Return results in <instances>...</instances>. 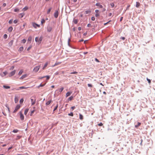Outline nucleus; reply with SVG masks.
<instances>
[{"label":"nucleus","mask_w":155,"mask_h":155,"mask_svg":"<svg viewBox=\"0 0 155 155\" xmlns=\"http://www.w3.org/2000/svg\"><path fill=\"white\" fill-rule=\"evenodd\" d=\"M42 37L41 36L39 38H38V37H36L35 38V41L36 42H38L39 44H40L41 43L42 40Z\"/></svg>","instance_id":"obj_1"},{"label":"nucleus","mask_w":155,"mask_h":155,"mask_svg":"<svg viewBox=\"0 0 155 155\" xmlns=\"http://www.w3.org/2000/svg\"><path fill=\"white\" fill-rule=\"evenodd\" d=\"M64 89V88L62 87H61L59 90H56L55 91V92L56 93H57V94L59 95L61 94V92L63 91Z\"/></svg>","instance_id":"obj_2"},{"label":"nucleus","mask_w":155,"mask_h":155,"mask_svg":"<svg viewBox=\"0 0 155 155\" xmlns=\"http://www.w3.org/2000/svg\"><path fill=\"white\" fill-rule=\"evenodd\" d=\"M41 66L40 65H38L35 67L33 69V71L35 72H37L39 70Z\"/></svg>","instance_id":"obj_3"},{"label":"nucleus","mask_w":155,"mask_h":155,"mask_svg":"<svg viewBox=\"0 0 155 155\" xmlns=\"http://www.w3.org/2000/svg\"><path fill=\"white\" fill-rule=\"evenodd\" d=\"M19 114H20V118L21 119V120H24V117L23 115V114L22 113V112L21 111H20L19 112Z\"/></svg>","instance_id":"obj_4"},{"label":"nucleus","mask_w":155,"mask_h":155,"mask_svg":"<svg viewBox=\"0 0 155 155\" xmlns=\"http://www.w3.org/2000/svg\"><path fill=\"white\" fill-rule=\"evenodd\" d=\"M21 106L19 105H17L15 108L13 113H15L20 108Z\"/></svg>","instance_id":"obj_5"},{"label":"nucleus","mask_w":155,"mask_h":155,"mask_svg":"<svg viewBox=\"0 0 155 155\" xmlns=\"http://www.w3.org/2000/svg\"><path fill=\"white\" fill-rule=\"evenodd\" d=\"M32 25L33 27L35 28H36L37 27L39 28L40 27V25H39L36 24L35 23H32Z\"/></svg>","instance_id":"obj_6"},{"label":"nucleus","mask_w":155,"mask_h":155,"mask_svg":"<svg viewBox=\"0 0 155 155\" xmlns=\"http://www.w3.org/2000/svg\"><path fill=\"white\" fill-rule=\"evenodd\" d=\"M16 71L15 70L12 71L9 75V76L10 77L14 75Z\"/></svg>","instance_id":"obj_7"},{"label":"nucleus","mask_w":155,"mask_h":155,"mask_svg":"<svg viewBox=\"0 0 155 155\" xmlns=\"http://www.w3.org/2000/svg\"><path fill=\"white\" fill-rule=\"evenodd\" d=\"M31 105H34L36 102V99H33L32 98H31Z\"/></svg>","instance_id":"obj_8"},{"label":"nucleus","mask_w":155,"mask_h":155,"mask_svg":"<svg viewBox=\"0 0 155 155\" xmlns=\"http://www.w3.org/2000/svg\"><path fill=\"white\" fill-rule=\"evenodd\" d=\"M58 15V11H56L54 13V16L55 18H57Z\"/></svg>","instance_id":"obj_9"},{"label":"nucleus","mask_w":155,"mask_h":155,"mask_svg":"<svg viewBox=\"0 0 155 155\" xmlns=\"http://www.w3.org/2000/svg\"><path fill=\"white\" fill-rule=\"evenodd\" d=\"M7 74V71H5L2 72V73L1 74V75L2 77H4Z\"/></svg>","instance_id":"obj_10"},{"label":"nucleus","mask_w":155,"mask_h":155,"mask_svg":"<svg viewBox=\"0 0 155 155\" xmlns=\"http://www.w3.org/2000/svg\"><path fill=\"white\" fill-rule=\"evenodd\" d=\"M47 31L48 32H50L52 29L51 27L50 26H48L47 28Z\"/></svg>","instance_id":"obj_11"},{"label":"nucleus","mask_w":155,"mask_h":155,"mask_svg":"<svg viewBox=\"0 0 155 155\" xmlns=\"http://www.w3.org/2000/svg\"><path fill=\"white\" fill-rule=\"evenodd\" d=\"M27 75L26 74H24V75H23L22 76H21L20 78V79H21V80L23 79L24 78H26L27 77Z\"/></svg>","instance_id":"obj_12"},{"label":"nucleus","mask_w":155,"mask_h":155,"mask_svg":"<svg viewBox=\"0 0 155 155\" xmlns=\"http://www.w3.org/2000/svg\"><path fill=\"white\" fill-rule=\"evenodd\" d=\"M61 63V62H56L52 66V67H54L60 64Z\"/></svg>","instance_id":"obj_13"},{"label":"nucleus","mask_w":155,"mask_h":155,"mask_svg":"<svg viewBox=\"0 0 155 155\" xmlns=\"http://www.w3.org/2000/svg\"><path fill=\"white\" fill-rule=\"evenodd\" d=\"M71 93L72 92H68L66 94V97H68L70 96Z\"/></svg>","instance_id":"obj_14"},{"label":"nucleus","mask_w":155,"mask_h":155,"mask_svg":"<svg viewBox=\"0 0 155 155\" xmlns=\"http://www.w3.org/2000/svg\"><path fill=\"white\" fill-rule=\"evenodd\" d=\"M24 15L25 14L24 13H20L19 15V17L21 18H22V17H23Z\"/></svg>","instance_id":"obj_15"},{"label":"nucleus","mask_w":155,"mask_h":155,"mask_svg":"<svg viewBox=\"0 0 155 155\" xmlns=\"http://www.w3.org/2000/svg\"><path fill=\"white\" fill-rule=\"evenodd\" d=\"M48 65V62H46L45 63V65L42 68V69L43 70H44L45 69V68Z\"/></svg>","instance_id":"obj_16"},{"label":"nucleus","mask_w":155,"mask_h":155,"mask_svg":"<svg viewBox=\"0 0 155 155\" xmlns=\"http://www.w3.org/2000/svg\"><path fill=\"white\" fill-rule=\"evenodd\" d=\"M96 5L97 6H98L99 8H101L103 7L99 3H96Z\"/></svg>","instance_id":"obj_17"},{"label":"nucleus","mask_w":155,"mask_h":155,"mask_svg":"<svg viewBox=\"0 0 155 155\" xmlns=\"http://www.w3.org/2000/svg\"><path fill=\"white\" fill-rule=\"evenodd\" d=\"M18 101V97H17L15 96V103H17Z\"/></svg>","instance_id":"obj_18"},{"label":"nucleus","mask_w":155,"mask_h":155,"mask_svg":"<svg viewBox=\"0 0 155 155\" xmlns=\"http://www.w3.org/2000/svg\"><path fill=\"white\" fill-rule=\"evenodd\" d=\"M13 30V28L12 27H10L8 29V31L9 32H11Z\"/></svg>","instance_id":"obj_19"},{"label":"nucleus","mask_w":155,"mask_h":155,"mask_svg":"<svg viewBox=\"0 0 155 155\" xmlns=\"http://www.w3.org/2000/svg\"><path fill=\"white\" fill-rule=\"evenodd\" d=\"M29 109H26L25 111L24 112V114L26 115L27 114L28 111Z\"/></svg>","instance_id":"obj_20"},{"label":"nucleus","mask_w":155,"mask_h":155,"mask_svg":"<svg viewBox=\"0 0 155 155\" xmlns=\"http://www.w3.org/2000/svg\"><path fill=\"white\" fill-rule=\"evenodd\" d=\"M51 9H52V8H51V7L48 9V10L47 12V14H48L50 13Z\"/></svg>","instance_id":"obj_21"},{"label":"nucleus","mask_w":155,"mask_h":155,"mask_svg":"<svg viewBox=\"0 0 155 155\" xmlns=\"http://www.w3.org/2000/svg\"><path fill=\"white\" fill-rule=\"evenodd\" d=\"M3 87L4 88L6 89H9L10 88V87L9 86H7L6 85H4Z\"/></svg>","instance_id":"obj_22"},{"label":"nucleus","mask_w":155,"mask_h":155,"mask_svg":"<svg viewBox=\"0 0 155 155\" xmlns=\"http://www.w3.org/2000/svg\"><path fill=\"white\" fill-rule=\"evenodd\" d=\"M140 3L139 2H136V7H137V8L139 7L140 6Z\"/></svg>","instance_id":"obj_23"},{"label":"nucleus","mask_w":155,"mask_h":155,"mask_svg":"<svg viewBox=\"0 0 155 155\" xmlns=\"http://www.w3.org/2000/svg\"><path fill=\"white\" fill-rule=\"evenodd\" d=\"M51 102V100H50L47 101L46 103V105H49Z\"/></svg>","instance_id":"obj_24"},{"label":"nucleus","mask_w":155,"mask_h":155,"mask_svg":"<svg viewBox=\"0 0 155 155\" xmlns=\"http://www.w3.org/2000/svg\"><path fill=\"white\" fill-rule=\"evenodd\" d=\"M79 118L81 120H82L83 119V116L81 114H79Z\"/></svg>","instance_id":"obj_25"},{"label":"nucleus","mask_w":155,"mask_h":155,"mask_svg":"<svg viewBox=\"0 0 155 155\" xmlns=\"http://www.w3.org/2000/svg\"><path fill=\"white\" fill-rule=\"evenodd\" d=\"M23 50V47H20L19 50L18 51L20 52H21V51H22Z\"/></svg>","instance_id":"obj_26"},{"label":"nucleus","mask_w":155,"mask_h":155,"mask_svg":"<svg viewBox=\"0 0 155 155\" xmlns=\"http://www.w3.org/2000/svg\"><path fill=\"white\" fill-rule=\"evenodd\" d=\"M28 87H19V88L20 89H26L27 88H28Z\"/></svg>","instance_id":"obj_27"},{"label":"nucleus","mask_w":155,"mask_h":155,"mask_svg":"<svg viewBox=\"0 0 155 155\" xmlns=\"http://www.w3.org/2000/svg\"><path fill=\"white\" fill-rule=\"evenodd\" d=\"M28 8L26 6L23 8L22 11H25L27 10H28Z\"/></svg>","instance_id":"obj_28"},{"label":"nucleus","mask_w":155,"mask_h":155,"mask_svg":"<svg viewBox=\"0 0 155 155\" xmlns=\"http://www.w3.org/2000/svg\"><path fill=\"white\" fill-rule=\"evenodd\" d=\"M31 36L29 37L28 38V41L31 42Z\"/></svg>","instance_id":"obj_29"},{"label":"nucleus","mask_w":155,"mask_h":155,"mask_svg":"<svg viewBox=\"0 0 155 155\" xmlns=\"http://www.w3.org/2000/svg\"><path fill=\"white\" fill-rule=\"evenodd\" d=\"M23 72V71L22 70H21L18 72V75H21Z\"/></svg>","instance_id":"obj_30"},{"label":"nucleus","mask_w":155,"mask_h":155,"mask_svg":"<svg viewBox=\"0 0 155 155\" xmlns=\"http://www.w3.org/2000/svg\"><path fill=\"white\" fill-rule=\"evenodd\" d=\"M73 97L72 96H71L68 99V101H70L72 100L73 99Z\"/></svg>","instance_id":"obj_31"},{"label":"nucleus","mask_w":155,"mask_h":155,"mask_svg":"<svg viewBox=\"0 0 155 155\" xmlns=\"http://www.w3.org/2000/svg\"><path fill=\"white\" fill-rule=\"evenodd\" d=\"M141 124V123L140 122H138L137 123V124L136 125H135V127H137L139 126Z\"/></svg>","instance_id":"obj_32"},{"label":"nucleus","mask_w":155,"mask_h":155,"mask_svg":"<svg viewBox=\"0 0 155 155\" xmlns=\"http://www.w3.org/2000/svg\"><path fill=\"white\" fill-rule=\"evenodd\" d=\"M58 104H57V105H56V106L55 107V108H54V109L53 111H54L55 110H56L58 108Z\"/></svg>","instance_id":"obj_33"},{"label":"nucleus","mask_w":155,"mask_h":155,"mask_svg":"<svg viewBox=\"0 0 155 155\" xmlns=\"http://www.w3.org/2000/svg\"><path fill=\"white\" fill-rule=\"evenodd\" d=\"M45 85V84H41L39 86H38V88H39L40 87H43Z\"/></svg>","instance_id":"obj_34"},{"label":"nucleus","mask_w":155,"mask_h":155,"mask_svg":"<svg viewBox=\"0 0 155 155\" xmlns=\"http://www.w3.org/2000/svg\"><path fill=\"white\" fill-rule=\"evenodd\" d=\"M46 78L47 80H48L50 78V77L48 75L44 76V78Z\"/></svg>","instance_id":"obj_35"},{"label":"nucleus","mask_w":155,"mask_h":155,"mask_svg":"<svg viewBox=\"0 0 155 155\" xmlns=\"http://www.w3.org/2000/svg\"><path fill=\"white\" fill-rule=\"evenodd\" d=\"M74 22L75 24H77L78 22V20L77 19H75L74 20Z\"/></svg>","instance_id":"obj_36"},{"label":"nucleus","mask_w":155,"mask_h":155,"mask_svg":"<svg viewBox=\"0 0 155 155\" xmlns=\"http://www.w3.org/2000/svg\"><path fill=\"white\" fill-rule=\"evenodd\" d=\"M91 11L90 10L86 11L85 12V14H87L89 13H91Z\"/></svg>","instance_id":"obj_37"},{"label":"nucleus","mask_w":155,"mask_h":155,"mask_svg":"<svg viewBox=\"0 0 155 155\" xmlns=\"http://www.w3.org/2000/svg\"><path fill=\"white\" fill-rule=\"evenodd\" d=\"M35 111V110H33L31 111L30 114V115L31 116H32Z\"/></svg>","instance_id":"obj_38"},{"label":"nucleus","mask_w":155,"mask_h":155,"mask_svg":"<svg viewBox=\"0 0 155 155\" xmlns=\"http://www.w3.org/2000/svg\"><path fill=\"white\" fill-rule=\"evenodd\" d=\"M147 80L148 81L149 84H150L151 83V80L149 79L148 78H147Z\"/></svg>","instance_id":"obj_39"},{"label":"nucleus","mask_w":155,"mask_h":155,"mask_svg":"<svg viewBox=\"0 0 155 155\" xmlns=\"http://www.w3.org/2000/svg\"><path fill=\"white\" fill-rule=\"evenodd\" d=\"M68 115L69 116H73V114L72 112H71L70 113L68 114Z\"/></svg>","instance_id":"obj_40"},{"label":"nucleus","mask_w":155,"mask_h":155,"mask_svg":"<svg viewBox=\"0 0 155 155\" xmlns=\"http://www.w3.org/2000/svg\"><path fill=\"white\" fill-rule=\"evenodd\" d=\"M41 23L42 24L45 23V20L44 19H42L41 21Z\"/></svg>","instance_id":"obj_41"},{"label":"nucleus","mask_w":155,"mask_h":155,"mask_svg":"<svg viewBox=\"0 0 155 155\" xmlns=\"http://www.w3.org/2000/svg\"><path fill=\"white\" fill-rule=\"evenodd\" d=\"M95 16L96 17H98L99 16L100 13H96V14L95 15Z\"/></svg>","instance_id":"obj_42"},{"label":"nucleus","mask_w":155,"mask_h":155,"mask_svg":"<svg viewBox=\"0 0 155 155\" xmlns=\"http://www.w3.org/2000/svg\"><path fill=\"white\" fill-rule=\"evenodd\" d=\"M98 125L99 126H102L103 125V124L101 122L99 124H98Z\"/></svg>","instance_id":"obj_43"},{"label":"nucleus","mask_w":155,"mask_h":155,"mask_svg":"<svg viewBox=\"0 0 155 155\" xmlns=\"http://www.w3.org/2000/svg\"><path fill=\"white\" fill-rule=\"evenodd\" d=\"M26 41V40L25 39H24L22 40V43H25Z\"/></svg>","instance_id":"obj_44"},{"label":"nucleus","mask_w":155,"mask_h":155,"mask_svg":"<svg viewBox=\"0 0 155 155\" xmlns=\"http://www.w3.org/2000/svg\"><path fill=\"white\" fill-rule=\"evenodd\" d=\"M18 130H14L13 131V132L14 133H16L18 132Z\"/></svg>","instance_id":"obj_45"},{"label":"nucleus","mask_w":155,"mask_h":155,"mask_svg":"<svg viewBox=\"0 0 155 155\" xmlns=\"http://www.w3.org/2000/svg\"><path fill=\"white\" fill-rule=\"evenodd\" d=\"M88 86L90 87H92L93 86L91 84H87Z\"/></svg>","instance_id":"obj_46"},{"label":"nucleus","mask_w":155,"mask_h":155,"mask_svg":"<svg viewBox=\"0 0 155 155\" xmlns=\"http://www.w3.org/2000/svg\"><path fill=\"white\" fill-rule=\"evenodd\" d=\"M21 137L20 136H18L17 137V138H16V140H18L20 139L21 138Z\"/></svg>","instance_id":"obj_47"},{"label":"nucleus","mask_w":155,"mask_h":155,"mask_svg":"<svg viewBox=\"0 0 155 155\" xmlns=\"http://www.w3.org/2000/svg\"><path fill=\"white\" fill-rule=\"evenodd\" d=\"M14 68V66H12L10 68V70H13Z\"/></svg>","instance_id":"obj_48"},{"label":"nucleus","mask_w":155,"mask_h":155,"mask_svg":"<svg viewBox=\"0 0 155 155\" xmlns=\"http://www.w3.org/2000/svg\"><path fill=\"white\" fill-rule=\"evenodd\" d=\"M24 100L23 99H21L20 101V103H22L23 102Z\"/></svg>","instance_id":"obj_49"},{"label":"nucleus","mask_w":155,"mask_h":155,"mask_svg":"<svg viewBox=\"0 0 155 155\" xmlns=\"http://www.w3.org/2000/svg\"><path fill=\"white\" fill-rule=\"evenodd\" d=\"M7 35L6 34H5V35H4V38H5V39L6 38H7Z\"/></svg>","instance_id":"obj_50"},{"label":"nucleus","mask_w":155,"mask_h":155,"mask_svg":"<svg viewBox=\"0 0 155 155\" xmlns=\"http://www.w3.org/2000/svg\"><path fill=\"white\" fill-rule=\"evenodd\" d=\"M19 11V9H14V11L15 12H18Z\"/></svg>","instance_id":"obj_51"},{"label":"nucleus","mask_w":155,"mask_h":155,"mask_svg":"<svg viewBox=\"0 0 155 155\" xmlns=\"http://www.w3.org/2000/svg\"><path fill=\"white\" fill-rule=\"evenodd\" d=\"M12 21H13L12 19L10 20L9 21H8V23H9L10 24H11L12 23Z\"/></svg>","instance_id":"obj_52"},{"label":"nucleus","mask_w":155,"mask_h":155,"mask_svg":"<svg viewBox=\"0 0 155 155\" xmlns=\"http://www.w3.org/2000/svg\"><path fill=\"white\" fill-rule=\"evenodd\" d=\"M18 22V21L17 20H15L14 21V23L15 24H16Z\"/></svg>","instance_id":"obj_53"},{"label":"nucleus","mask_w":155,"mask_h":155,"mask_svg":"<svg viewBox=\"0 0 155 155\" xmlns=\"http://www.w3.org/2000/svg\"><path fill=\"white\" fill-rule=\"evenodd\" d=\"M110 5L112 7H114V5L113 3H111L110 4Z\"/></svg>","instance_id":"obj_54"},{"label":"nucleus","mask_w":155,"mask_h":155,"mask_svg":"<svg viewBox=\"0 0 155 155\" xmlns=\"http://www.w3.org/2000/svg\"><path fill=\"white\" fill-rule=\"evenodd\" d=\"M77 73H78V72L76 71H75L74 72H72L71 73V74H77Z\"/></svg>","instance_id":"obj_55"},{"label":"nucleus","mask_w":155,"mask_h":155,"mask_svg":"<svg viewBox=\"0 0 155 155\" xmlns=\"http://www.w3.org/2000/svg\"><path fill=\"white\" fill-rule=\"evenodd\" d=\"M91 19L92 21H94L95 20V18L94 17H93L91 18Z\"/></svg>","instance_id":"obj_56"},{"label":"nucleus","mask_w":155,"mask_h":155,"mask_svg":"<svg viewBox=\"0 0 155 155\" xmlns=\"http://www.w3.org/2000/svg\"><path fill=\"white\" fill-rule=\"evenodd\" d=\"M75 108V106H73L71 107V109H72V110H74Z\"/></svg>","instance_id":"obj_57"},{"label":"nucleus","mask_w":155,"mask_h":155,"mask_svg":"<svg viewBox=\"0 0 155 155\" xmlns=\"http://www.w3.org/2000/svg\"><path fill=\"white\" fill-rule=\"evenodd\" d=\"M120 39L124 40L125 39V38L124 37H120Z\"/></svg>","instance_id":"obj_58"},{"label":"nucleus","mask_w":155,"mask_h":155,"mask_svg":"<svg viewBox=\"0 0 155 155\" xmlns=\"http://www.w3.org/2000/svg\"><path fill=\"white\" fill-rule=\"evenodd\" d=\"M95 12L96 13H99V11L98 10H95Z\"/></svg>","instance_id":"obj_59"},{"label":"nucleus","mask_w":155,"mask_h":155,"mask_svg":"<svg viewBox=\"0 0 155 155\" xmlns=\"http://www.w3.org/2000/svg\"><path fill=\"white\" fill-rule=\"evenodd\" d=\"M44 78V76H43V77H39L38 78V79H42V78Z\"/></svg>","instance_id":"obj_60"},{"label":"nucleus","mask_w":155,"mask_h":155,"mask_svg":"<svg viewBox=\"0 0 155 155\" xmlns=\"http://www.w3.org/2000/svg\"><path fill=\"white\" fill-rule=\"evenodd\" d=\"M95 61L97 62H99V61L97 58H96L95 59Z\"/></svg>","instance_id":"obj_61"},{"label":"nucleus","mask_w":155,"mask_h":155,"mask_svg":"<svg viewBox=\"0 0 155 155\" xmlns=\"http://www.w3.org/2000/svg\"><path fill=\"white\" fill-rule=\"evenodd\" d=\"M78 30L79 31H80L81 30V28L80 27H78Z\"/></svg>","instance_id":"obj_62"},{"label":"nucleus","mask_w":155,"mask_h":155,"mask_svg":"<svg viewBox=\"0 0 155 155\" xmlns=\"http://www.w3.org/2000/svg\"><path fill=\"white\" fill-rule=\"evenodd\" d=\"M112 14V13H109V14H108V16H111Z\"/></svg>","instance_id":"obj_63"},{"label":"nucleus","mask_w":155,"mask_h":155,"mask_svg":"<svg viewBox=\"0 0 155 155\" xmlns=\"http://www.w3.org/2000/svg\"><path fill=\"white\" fill-rule=\"evenodd\" d=\"M6 3H4L3 4V7H5V6H6Z\"/></svg>","instance_id":"obj_64"}]
</instances>
